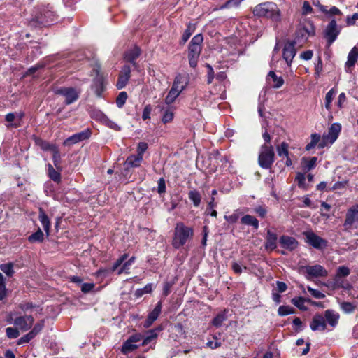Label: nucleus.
Here are the masks:
<instances>
[{
  "mask_svg": "<svg viewBox=\"0 0 358 358\" xmlns=\"http://www.w3.org/2000/svg\"><path fill=\"white\" fill-rule=\"evenodd\" d=\"M194 235L192 227L185 225L182 222H178L174 230V235L172 240V245L175 249H179L186 244L188 240Z\"/></svg>",
  "mask_w": 358,
  "mask_h": 358,
  "instance_id": "1",
  "label": "nucleus"
},
{
  "mask_svg": "<svg viewBox=\"0 0 358 358\" xmlns=\"http://www.w3.org/2000/svg\"><path fill=\"white\" fill-rule=\"evenodd\" d=\"M253 14L259 17H265L274 21L280 20V11L277 5L273 2H264L257 5L253 9Z\"/></svg>",
  "mask_w": 358,
  "mask_h": 358,
  "instance_id": "2",
  "label": "nucleus"
},
{
  "mask_svg": "<svg viewBox=\"0 0 358 358\" xmlns=\"http://www.w3.org/2000/svg\"><path fill=\"white\" fill-rule=\"evenodd\" d=\"M315 34L313 24L310 21H305L299 24L295 33L294 40L292 41L298 46L301 47L306 43L308 38L314 36Z\"/></svg>",
  "mask_w": 358,
  "mask_h": 358,
  "instance_id": "3",
  "label": "nucleus"
},
{
  "mask_svg": "<svg viewBox=\"0 0 358 358\" xmlns=\"http://www.w3.org/2000/svg\"><path fill=\"white\" fill-rule=\"evenodd\" d=\"M274 159L275 153L273 148L266 144L262 145L258 157L259 165L264 169H268L273 164Z\"/></svg>",
  "mask_w": 358,
  "mask_h": 358,
  "instance_id": "4",
  "label": "nucleus"
},
{
  "mask_svg": "<svg viewBox=\"0 0 358 358\" xmlns=\"http://www.w3.org/2000/svg\"><path fill=\"white\" fill-rule=\"evenodd\" d=\"M57 95L62 96L65 98V104L70 105L76 102L80 96L81 90L72 87H61L53 90Z\"/></svg>",
  "mask_w": 358,
  "mask_h": 358,
  "instance_id": "5",
  "label": "nucleus"
},
{
  "mask_svg": "<svg viewBox=\"0 0 358 358\" xmlns=\"http://www.w3.org/2000/svg\"><path fill=\"white\" fill-rule=\"evenodd\" d=\"M343 228L348 232L358 230V204L352 206L347 211Z\"/></svg>",
  "mask_w": 358,
  "mask_h": 358,
  "instance_id": "6",
  "label": "nucleus"
},
{
  "mask_svg": "<svg viewBox=\"0 0 358 358\" xmlns=\"http://www.w3.org/2000/svg\"><path fill=\"white\" fill-rule=\"evenodd\" d=\"M100 66L97 65L94 68V71L96 72V77L93 80L92 89L97 96L101 97L103 92L106 89V81L104 76L100 72Z\"/></svg>",
  "mask_w": 358,
  "mask_h": 358,
  "instance_id": "7",
  "label": "nucleus"
},
{
  "mask_svg": "<svg viewBox=\"0 0 358 358\" xmlns=\"http://www.w3.org/2000/svg\"><path fill=\"white\" fill-rule=\"evenodd\" d=\"M306 271V278L311 280L315 278H325L328 275L327 270L320 264L304 266Z\"/></svg>",
  "mask_w": 358,
  "mask_h": 358,
  "instance_id": "8",
  "label": "nucleus"
},
{
  "mask_svg": "<svg viewBox=\"0 0 358 358\" xmlns=\"http://www.w3.org/2000/svg\"><path fill=\"white\" fill-rule=\"evenodd\" d=\"M341 32L335 19H332L328 24L324 31V38L327 41L328 46H330L337 38Z\"/></svg>",
  "mask_w": 358,
  "mask_h": 358,
  "instance_id": "9",
  "label": "nucleus"
},
{
  "mask_svg": "<svg viewBox=\"0 0 358 358\" xmlns=\"http://www.w3.org/2000/svg\"><path fill=\"white\" fill-rule=\"evenodd\" d=\"M306 237V242L316 249H323L327 246V241L317 236L312 231L303 232Z\"/></svg>",
  "mask_w": 358,
  "mask_h": 358,
  "instance_id": "10",
  "label": "nucleus"
},
{
  "mask_svg": "<svg viewBox=\"0 0 358 358\" xmlns=\"http://www.w3.org/2000/svg\"><path fill=\"white\" fill-rule=\"evenodd\" d=\"M7 322L9 324H13L20 328L22 331H26L29 330L33 325L34 319L31 315L20 316L13 320L11 317L8 318Z\"/></svg>",
  "mask_w": 358,
  "mask_h": 358,
  "instance_id": "11",
  "label": "nucleus"
},
{
  "mask_svg": "<svg viewBox=\"0 0 358 358\" xmlns=\"http://www.w3.org/2000/svg\"><path fill=\"white\" fill-rule=\"evenodd\" d=\"M296 44L292 41L285 43L282 50V57L288 66H291L293 59L296 56Z\"/></svg>",
  "mask_w": 358,
  "mask_h": 358,
  "instance_id": "12",
  "label": "nucleus"
},
{
  "mask_svg": "<svg viewBox=\"0 0 358 358\" xmlns=\"http://www.w3.org/2000/svg\"><path fill=\"white\" fill-rule=\"evenodd\" d=\"M92 135V131L90 129H86L80 132L76 133L69 138H67L64 142V145H71L76 144L80 141L88 139Z\"/></svg>",
  "mask_w": 358,
  "mask_h": 358,
  "instance_id": "13",
  "label": "nucleus"
},
{
  "mask_svg": "<svg viewBox=\"0 0 358 358\" xmlns=\"http://www.w3.org/2000/svg\"><path fill=\"white\" fill-rule=\"evenodd\" d=\"M327 322L324 316L322 314H315L310 323V328L312 331H324L327 329Z\"/></svg>",
  "mask_w": 358,
  "mask_h": 358,
  "instance_id": "14",
  "label": "nucleus"
},
{
  "mask_svg": "<svg viewBox=\"0 0 358 358\" xmlns=\"http://www.w3.org/2000/svg\"><path fill=\"white\" fill-rule=\"evenodd\" d=\"M189 78V74L188 73L184 72L178 73L176 76L172 86L180 92H182L188 85Z\"/></svg>",
  "mask_w": 358,
  "mask_h": 358,
  "instance_id": "15",
  "label": "nucleus"
},
{
  "mask_svg": "<svg viewBox=\"0 0 358 358\" xmlns=\"http://www.w3.org/2000/svg\"><path fill=\"white\" fill-rule=\"evenodd\" d=\"M358 60V43L350 50L348 53L347 61L345 64V69L347 72L354 67Z\"/></svg>",
  "mask_w": 358,
  "mask_h": 358,
  "instance_id": "16",
  "label": "nucleus"
},
{
  "mask_svg": "<svg viewBox=\"0 0 358 358\" xmlns=\"http://www.w3.org/2000/svg\"><path fill=\"white\" fill-rule=\"evenodd\" d=\"M162 308V301H158L155 308L148 314V317L143 324V327L145 328L150 327L153 324V322L158 318L159 314L161 313Z\"/></svg>",
  "mask_w": 358,
  "mask_h": 358,
  "instance_id": "17",
  "label": "nucleus"
},
{
  "mask_svg": "<svg viewBox=\"0 0 358 358\" xmlns=\"http://www.w3.org/2000/svg\"><path fill=\"white\" fill-rule=\"evenodd\" d=\"M279 242L281 247L289 251L295 250L299 245V243L295 238L287 235L280 236Z\"/></svg>",
  "mask_w": 358,
  "mask_h": 358,
  "instance_id": "18",
  "label": "nucleus"
},
{
  "mask_svg": "<svg viewBox=\"0 0 358 358\" xmlns=\"http://www.w3.org/2000/svg\"><path fill=\"white\" fill-rule=\"evenodd\" d=\"M201 51V47H196L194 45H189L188 59L191 67L195 68L197 66L198 59Z\"/></svg>",
  "mask_w": 358,
  "mask_h": 358,
  "instance_id": "19",
  "label": "nucleus"
},
{
  "mask_svg": "<svg viewBox=\"0 0 358 358\" xmlns=\"http://www.w3.org/2000/svg\"><path fill=\"white\" fill-rule=\"evenodd\" d=\"M130 73H131V69L129 66L124 65L121 70V73L119 76L118 80L116 84V87L117 89L121 90L124 88L129 78H130Z\"/></svg>",
  "mask_w": 358,
  "mask_h": 358,
  "instance_id": "20",
  "label": "nucleus"
},
{
  "mask_svg": "<svg viewBox=\"0 0 358 358\" xmlns=\"http://www.w3.org/2000/svg\"><path fill=\"white\" fill-rule=\"evenodd\" d=\"M324 316L327 322V326L329 325L333 329L338 325L340 315L336 311L328 309L324 311Z\"/></svg>",
  "mask_w": 358,
  "mask_h": 358,
  "instance_id": "21",
  "label": "nucleus"
},
{
  "mask_svg": "<svg viewBox=\"0 0 358 358\" xmlns=\"http://www.w3.org/2000/svg\"><path fill=\"white\" fill-rule=\"evenodd\" d=\"M278 236L277 234L270 229L266 231L265 248L266 250H273L276 248Z\"/></svg>",
  "mask_w": 358,
  "mask_h": 358,
  "instance_id": "22",
  "label": "nucleus"
},
{
  "mask_svg": "<svg viewBox=\"0 0 358 358\" xmlns=\"http://www.w3.org/2000/svg\"><path fill=\"white\" fill-rule=\"evenodd\" d=\"M341 130V125L339 123H334L328 130L327 136L330 139V142L334 143L338 138Z\"/></svg>",
  "mask_w": 358,
  "mask_h": 358,
  "instance_id": "23",
  "label": "nucleus"
},
{
  "mask_svg": "<svg viewBox=\"0 0 358 358\" xmlns=\"http://www.w3.org/2000/svg\"><path fill=\"white\" fill-rule=\"evenodd\" d=\"M317 161V157H313L310 158L303 157L301 162L303 171L307 172L313 169L316 166Z\"/></svg>",
  "mask_w": 358,
  "mask_h": 358,
  "instance_id": "24",
  "label": "nucleus"
},
{
  "mask_svg": "<svg viewBox=\"0 0 358 358\" xmlns=\"http://www.w3.org/2000/svg\"><path fill=\"white\" fill-rule=\"evenodd\" d=\"M142 162V156H139L138 155H131L127 158L125 165L127 168H136L140 166Z\"/></svg>",
  "mask_w": 358,
  "mask_h": 358,
  "instance_id": "25",
  "label": "nucleus"
},
{
  "mask_svg": "<svg viewBox=\"0 0 358 358\" xmlns=\"http://www.w3.org/2000/svg\"><path fill=\"white\" fill-rule=\"evenodd\" d=\"M97 117L99 118V120L106 126H108L109 128L113 129L115 131H120V127L117 125L115 122L110 120L105 114H103L101 111L97 112Z\"/></svg>",
  "mask_w": 358,
  "mask_h": 358,
  "instance_id": "26",
  "label": "nucleus"
},
{
  "mask_svg": "<svg viewBox=\"0 0 358 358\" xmlns=\"http://www.w3.org/2000/svg\"><path fill=\"white\" fill-rule=\"evenodd\" d=\"M241 223L244 225L251 226L254 229L257 230L259 228L258 220L250 215H245L241 218Z\"/></svg>",
  "mask_w": 358,
  "mask_h": 358,
  "instance_id": "27",
  "label": "nucleus"
},
{
  "mask_svg": "<svg viewBox=\"0 0 358 358\" xmlns=\"http://www.w3.org/2000/svg\"><path fill=\"white\" fill-rule=\"evenodd\" d=\"M141 50L135 46L125 52L124 59L127 62L134 64L135 60L140 56Z\"/></svg>",
  "mask_w": 358,
  "mask_h": 358,
  "instance_id": "28",
  "label": "nucleus"
},
{
  "mask_svg": "<svg viewBox=\"0 0 358 358\" xmlns=\"http://www.w3.org/2000/svg\"><path fill=\"white\" fill-rule=\"evenodd\" d=\"M38 219L47 234V236L50 234V222L44 212V210L42 208H40L39 210V215H38Z\"/></svg>",
  "mask_w": 358,
  "mask_h": 358,
  "instance_id": "29",
  "label": "nucleus"
},
{
  "mask_svg": "<svg viewBox=\"0 0 358 358\" xmlns=\"http://www.w3.org/2000/svg\"><path fill=\"white\" fill-rule=\"evenodd\" d=\"M52 15V12L45 11L43 14L41 13L40 15L36 17V22L41 25H49L53 21L52 20H49Z\"/></svg>",
  "mask_w": 358,
  "mask_h": 358,
  "instance_id": "30",
  "label": "nucleus"
},
{
  "mask_svg": "<svg viewBox=\"0 0 358 358\" xmlns=\"http://www.w3.org/2000/svg\"><path fill=\"white\" fill-rule=\"evenodd\" d=\"M291 302L294 306H296L301 310H307L308 308L305 305V303L306 302H308V303L311 302V299H305L303 297L299 296V297L293 298L291 300Z\"/></svg>",
  "mask_w": 358,
  "mask_h": 358,
  "instance_id": "31",
  "label": "nucleus"
},
{
  "mask_svg": "<svg viewBox=\"0 0 358 358\" xmlns=\"http://www.w3.org/2000/svg\"><path fill=\"white\" fill-rule=\"evenodd\" d=\"M341 309L346 314L353 313L357 308V302H341L339 303Z\"/></svg>",
  "mask_w": 358,
  "mask_h": 358,
  "instance_id": "32",
  "label": "nucleus"
},
{
  "mask_svg": "<svg viewBox=\"0 0 358 358\" xmlns=\"http://www.w3.org/2000/svg\"><path fill=\"white\" fill-rule=\"evenodd\" d=\"M188 198L192 202L194 206L199 207L201 201V195L200 192L196 189L189 192Z\"/></svg>",
  "mask_w": 358,
  "mask_h": 358,
  "instance_id": "33",
  "label": "nucleus"
},
{
  "mask_svg": "<svg viewBox=\"0 0 358 358\" xmlns=\"http://www.w3.org/2000/svg\"><path fill=\"white\" fill-rule=\"evenodd\" d=\"M334 287L335 288L341 287L345 289H350L351 288L350 284L345 278H338L336 276L334 278Z\"/></svg>",
  "mask_w": 358,
  "mask_h": 358,
  "instance_id": "34",
  "label": "nucleus"
},
{
  "mask_svg": "<svg viewBox=\"0 0 358 358\" xmlns=\"http://www.w3.org/2000/svg\"><path fill=\"white\" fill-rule=\"evenodd\" d=\"M181 92H182L172 86L167 96L165 98V103L168 105L171 104L172 103L174 102V101L180 95Z\"/></svg>",
  "mask_w": 358,
  "mask_h": 358,
  "instance_id": "35",
  "label": "nucleus"
},
{
  "mask_svg": "<svg viewBox=\"0 0 358 358\" xmlns=\"http://www.w3.org/2000/svg\"><path fill=\"white\" fill-rule=\"evenodd\" d=\"M227 311L224 310L218 313L212 320V324L216 327H221L223 322H224L227 319Z\"/></svg>",
  "mask_w": 358,
  "mask_h": 358,
  "instance_id": "36",
  "label": "nucleus"
},
{
  "mask_svg": "<svg viewBox=\"0 0 358 358\" xmlns=\"http://www.w3.org/2000/svg\"><path fill=\"white\" fill-rule=\"evenodd\" d=\"M336 93L337 90L335 87H333L326 94L324 103L327 110H330L331 102Z\"/></svg>",
  "mask_w": 358,
  "mask_h": 358,
  "instance_id": "37",
  "label": "nucleus"
},
{
  "mask_svg": "<svg viewBox=\"0 0 358 358\" xmlns=\"http://www.w3.org/2000/svg\"><path fill=\"white\" fill-rule=\"evenodd\" d=\"M268 76L272 80L273 82V87L274 88H280L284 84V79L281 76H277L275 73L273 71H271L268 73Z\"/></svg>",
  "mask_w": 358,
  "mask_h": 358,
  "instance_id": "38",
  "label": "nucleus"
},
{
  "mask_svg": "<svg viewBox=\"0 0 358 358\" xmlns=\"http://www.w3.org/2000/svg\"><path fill=\"white\" fill-rule=\"evenodd\" d=\"M47 166L48 176L50 179L55 182H59L61 180V175L59 171V170H55L50 164H48Z\"/></svg>",
  "mask_w": 358,
  "mask_h": 358,
  "instance_id": "39",
  "label": "nucleus"
},
{
  "mask_svg": "<svg viewBox=\"0 0 358 358\" xmlns=\"http://www.w3.org/2000/svg\"><path fill=\"white\" fill-rule=\"evenodd\" d=\"M36 143L43 151H50L52 152L55 149L57 148L56 145L51 144L49 142L43 140H38Z\"/></svg>",
  "mask_w": 358,
  "mask_h": 358,
  "instance_id": "40",
  "label": "nucleus"
},
{
  "mask_svg": "<svg viewBox=\"0 0 358 358\" xmlns=\"http://www.w3.org/2000/svg\"><path fill=\"white\" fill-rule=\"evenodd\" d=\"M289 145L285 142L281 143L276 147L278 155L280 157H285L289 156Z\"/></svg>",
  "mask_w": 358,
  "mask_h": 358,
  "instance_id": "41",
  "label": "nucleus"
},
{
  "mask_svg": "<svg viewBox=\"0 0 358 358\" xmlns=\"http://www.w3.org/2000/svg\"><path fill=\"white\" fill-rule=\"evenodd\" d=\"M43 239H44V234L41 229H38L37 230V231H36L35 233H33L31 235H30L28 237V241L30 243H36V242L41 243L43 241Z\"/></svg>",
  "mask_w": 358,
  "mask_h": 358,
  "instance_id": "42",
  "label": "nucleus"
},
{
  "mask_svg": "<svg viewBox=\"0 0 358 358\" xmlns=\"http://www.w3.org/2000/svg\"><path fill=\"white\" fill-rule=\"evenodd\" d=\"M137 348L138 345L134 343L130 342V340L128 338L122 346V352L124 354H127L134 351Z\"/></svg>",
  "mask_w": 358,
  "mask_h": 358,
  "instance_id": "43",
  "label": "nucleus"
},
{
  "mask_svg": "<svg viewBox=\"0 0 358 358\" xmlns=\"http://www.w3.org/2000/svg\"><path fill=\"white\" fill-rule=\"evenodd\" d=\"M52 160L54 163V166L56 167L57 170H62L61 167V155L59 150L57 148L55 149L52 152Z\"/></svg>",
  "mask_w": 358,
  "mask_h": 358,
  "instance_id": "44",
  "label": "nucleus"
},
{
  "mask_svg": "<svg viewBox=\"0 0 358 358\" xmlns=\"http://www.w3.org/2000/svg\"><path fill=\"white\" fill-rule=\"evenodd\" d=\"M320 141V135L317 134H313L311 135V141L306 146V150H310L313 148L318 145Z\"/></svg>",
  "mask_w": 358,
  "mask_h": 358,
  "instance_id": "45",
  "label": "nucleus"
},
{
  "mask_svg": "<svg viewBox=\"0 0 358 358\" xmlns=\"http://www.w3.org/2000/svg\"><path fill=\"white\" fill-rule=\"evenodd\" d=\"M350 273V271L348 266H341L336 269L335 276L338 278H345L348 276Z\"/></svg>",
  "mask_w": 358,
  "mask_h": 358,
  "instance_id": "46",
  "label": "nucleus"
},
{
  "mask_svg": "<svg viewBox=\"0 0 358 358\" xmlns=\"http://www.w3.org/2000/svg\"><path fill=\"white\" fill-rule=\"evenodd\" d=\"M278 313L280 316H285L294 313V310L289 306H280L278 308Z\"/></svg>",
  "mask_w": 358,
  "mask_h": 358,
  "instance_id": "47",
  "label": "nucleus"
},
{
  "mask_svg": "<svg viewBox=\"0 0 358 358\" xmlns=\"http://www.w3.org/2000/svg\"><path fill=\"white\" fill-rule=\"evenodd\" d=\"M45 325V322L43 320L38 322L34 326L33 329L29 331V333L35 338L43 329Z\"/></svg>",
  "mask_w": 358,
  "mask_h": 358,
  "instance_id": "48",
  "label": "nucleus"
},
{
  "mask_svg": "<svg viewBox=\"0 0 358 358\" xmlns=\"http://www.w3.org/2000/svg\"><path fill=\"white\" fill-rule=\"evenodd\" d=\"M127 257H128V255L127 254H124V255H121L116 260V262L113 264V266L110 268V271L111 272L115 271L118 268L119 266H120L122 264H123L124 262L126 261Z\"/></svg>",
  "mask_w": 358,
  "mask_h": 358,
  "instance_id": "49",
  "label": "nucleus"
},
{
  "mask_svg": "<svg viewBox=\"0 0 358 358\" xmlns=\"http://www.w3.org/2000/svg\"><path fill=\"white\" fill-rule=\"evenodd\" d=\"M127 99V94L126 92H121L117 99H116V105L118 108H122Z\"/></svg>",
  "mask_w": 358,
  "mask_h": 358,
  "instance_id": "50",
  "label": "nucleus"
},
{
  "mask_svg": "<svg viewBox=\"0 0 358 358\" xmlns=\"http://www.w3.org/2000/svg\"><path fill=\"white\" fill-rule=\"evenodd\" d=\"M215 206L216 203L215 202V198L211 197L210 201L208 203V210H209L208 214H209L212 217H216L217 215V211L215 210Z\"/></svg>",
  "mask_w": 358,
  "mask_h": 358,
  "instance_id": "51",
  "label": "nucleus"
},
{
  "mask_svg": "<svg viewBox=\"0 0 358 358\" xmlns=\"http://www.w3.org/2000/svg\"><path fill=\"white\" fill-rule=\"evenodd\" d=\"M6 336L9 338H16L19 336V331L13 327H8L6 329Z\"/></svg>",
  "mask_w": 358,
  "mask_h": 358,
  "instance_id": "52",
  "label": "nucleus"
},
{
  "mask_svg": "<svg viewBox=\"0 0 358 358\" xmlns=\"http://www.w3.org/2000/svg\"><path fill=\"white\" fill-rule=\"evenodd\" d=\"M307 289L310 293V294L315 299H324L325 297L324 294H323L322 292H321L320 291H319L317 289L312 288L310 286L307 287Z\"/></svg>",
  "mask_w": 358,
  "mask_h": 358,
  "instance_id": "53",
  "label": "nucleus"
},
{
  "mask_svg": "<svg viewBox=\"0 0 358 358\" xmlns=\"http://www.w3.org/2000/svg\"><path fill=\"white\" fill-rule=\"evenodd\" d=\"M320 9L322 12L325 13H329L331 15H340L341 13L340 10L336 6H332L329 10H327V7L324 6H320Z\"/></svg>",
  "mask_w": 358,
  "mask_h": 358,
  "instance_id": "54",
  "label": "nucleus"
},
{
  "mask_svg": "<svg viewBox=\"0 0 358 358\" xmlns=\"http://www.w3.org/2000/svg\"><path fill=\"white\" fill-rule=\"evenodd\" d=\"M0 268L8 276H11L13 273V265L11 264H1Z\"/></svg>",
  "mask_w": 358,
  "mask_h": 358,
  "instance_id": "55",
  "label": "nucleus"
},
{
  "mask_svg": "<svg viewBox=\"0 0 358 358\" xmlns=\"http://www.w3.org/2000/svg\"><path fill=\"white\" fill-rule=\"evenodd\" d=\"M6 293V289L5 285V280L3 275L0 273V301L2 300Z\"/></svg>",
  "mask_w": 358,
  "mask_h": 358,
  "instance_id": "56",
  "label": "nucleus"
},
{
  "mask_svg": "<svg viewBox=\"0 0 358 358\" xmlns=\"http://www.w3.org/2000/svg\"><path fill=\"white\" fill-rule=\"evenodd\" d=\"M203 40V36L201 34H196L192 38L189 45H194L196 47H201Z\"/></svg>",
  "mask_w": 358,
  "mask_h": 358,
  "instance_id": "57",
  "label": "nucleus"
},
{
  "mask_svg": "<svg viewBox=\"0 0 358 358\" xmlns=\"http://www.w3.org/2000/svg\"><path fill=\"white\" fill-rule=\"evenodd\" d=\"M148 148V143L145 142H140L137 146V155L143 157L144 152Z\"/></svg>",
  "mask_w": 358,
  "mask_h": 358,
  "instance_id": "58",
  "label": "nucleus"
},
{
  "mask_svg": "<svg viewBox=\"0 0 358 358\" xmlns=\"http://www.w3.org/2000/svg\"><path fill=\"white\" fill-rule=\"evenodd\" d=\"M334 143L330 142V139L327 136L326 134L322 136V138H320V143L318 144L319 148H323L326 146H329L332 145Z\"/></svg>",
  "mask_w": 358,
  "mask_h": 358,
  "instance_id": "59",
  "label": "nucleus"
},
{
  "mask_svg": "<svg viewBox=\"0 0 358 358\" xmlns=\"http://www.w3.org/2000/svg\"><path fill=\"white\" fill-rule=\"evenodd\" d=\"M193 31H194V28L192 27V26L190 24H189L187 28L184 31L182 36V40L183 43H185L187 41V40L190 38Z\"/></svg>",
  "mask_w": 358,
  "mask_h": 358,
  "instance_id": "60",
  "label": "nucleus"
},
{
  "mask_svg": "<svg viewBox=\"0 0 358 358\" xmlns=\"http://www.w3.org/2000/svg\"><path fill=\"white\" fill-rule=\"evenodd\" d=\"M19 307L24 312H27L33 308H38V306H36L31 302L20 303Z\"/></svg>",
  "mask_w": 358,
  "mask_h": 358,
  "instance_id": "61",
  "label": "nucleus"
},
{
  "mask_svg": "<svg viewBox=\"0 0 358 358\" xmlns=\"http://www.w3.org/2000/svg\"><path fill=\"white\" fill-rule=\"evenodd\" d=\"M173 118V113L170 110H166L164 111L162 117V122L164 123H168L172 121Z\"/></svg>",
  "mask_w": 358,
  "mask_h": 358,
  "instance_id": "62",
  "label": "nucleus"
},
{
  "mask_svg": "<svg viewBox=\"0 0 358 358\" xmlns=\"http://www.w3.org/2000/svg\"><path fill=\"white\" fill-rule=\"evenodd\" d=\"M162 328L161 327H158L155 329L149 330L146 335L148 336L152 340H155L158 336V332L162 331Z\"/></svg>",
  "mask_w": 358,
  "mask_h": 358,
  "instance_id": "63",
  "label": "nucleus"
},
{
  "mask_svg": "<svg viewBox=\"0 0 358 358\" xmlns=\"http://www.w3.org/2000/svg\"><path fill=\"white\" fill-rule=\"evenodd\" d=\"M34 337L29 332L27 334L24 335L17 341L18 345H22L24 343H29L31 340H32Z\"/></svg>",
  "mask_w": 358,
  "mask_h": 358,
  "instance_id": "64",
  "label": "nucleus"
}]
</instances>
